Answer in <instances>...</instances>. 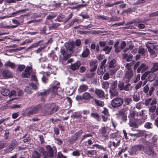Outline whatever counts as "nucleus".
<instances>
[{"mask_svg":"<svg viewBox=\"0 0 158 158\" xmlns=\"http://www.w3.org/2000/svg\"><path fill=\"white\" fill-rule=\"evenodd\" d=\"M59 109L58 106L53 103H49L45 105L42 110L44 115H48L57 111Z\"/></svg>","mask_w":158,"mask_h":158,"instance_id":"1","label":"nucleus"},{"mask_svg":"<svg viewBox=\"0 0 158 158\" xmlns=\"http://www.w3.org/2000/svg\"><path fill=\"white\" fill-rule=\"evenodd\" d=\"M143 143L146 145L144 148V152L152 158L155 157L156 154L154 152L151 143L145 139L143 140Z\"/></svg>","mask_w":158,"mask_h":158,"instance_id":"2","label":"nucleus"},{"mask_svg":"<svg viewBox=\"0 0 158 158\" xmlns=\"http://www.w3.org/2000/svg\"><path fill=\"white\" fill-rule=\"evenodd\" d=\"M41 107L42 105L39 104L33 107L27 108L24 111L23 114L26 116H29L34 114H38Z\"/></svg>","mask_w":158,"mask_h":158,"instance_id":"3","label":"nucleus"},{"mask_svg":"<svg viewBox=\"0 0 158 158\" xmlns=\"http://www.w3.org/2000/svg\"><path fill=\"white\" fill-rule=\"evenodd\" d=\"M131 63H127L126 64L125 67L126 68L125 77L128 80L126 81V82L128 83L129 81L130 80L133 76V72L131 69Z\"/></svg>","mask_w":158,"mask_h":158,"instance_id":"4","label":"nucleus"},{"mask_svg":"<svg viewBox=\"0 0 158 158\" xmlns=\"http://www.w3.org/2000/svg\"><path fill=\"white\" fill-rule=\"evenodd\" d=\"M118 83L116 81H114L111 85L109 90L110 95L111 98L118 96V92L117 89Z\"/></svg>","mask_w":158,"mask_h":158,"instance_id":"5","label":"nucleus"},{"mask_svg":"<svg viewBox=\"0 0 158 158\" xmlns=\"http://www.w3.org/2000/svg\"><path fill=\"white\" fill-rule=\"evenodd\" d=\"M123 102V99L121 98H115L111 102V105L114 108H118L121 106Z\"/></svg>","mask_w":158,"mask_h":158,"instance_id":"6","label":"nucleus"},{"mask_svg":"<svg viewBox=\"0 0 158 158\" xmlns=\"http://www.w3.org/2000/svg\"><path fill=\"white\" fill-rule=\"evenodd\" d=\"M46 150L45 152V155L50 158L53 157L54 155L56 154V152L55 148H53L50 145H48L46 146Z\"/></svg>","mask_w":158,"mask_h":158,"instance_id":"7","label":"nucleus"},{"mask_svg":"<svg viewBox=\"0 0 158 158\" xmlns=\"http://www.w3.org/2000/svg\"><path fill=\"white\" fill-rule=\"evenodd\" d=\"M60 82L56 81L53 82L54 85L49 89L50 92H52L53 94H56L59 96L61 95V94L57 91L58 89L59 88Z\"/></svg>","mask_w":158,"mask_h":158,"instance_id":"8","label":"nucleus"},{"mask_svg":"<svg viewBox=\"0 0 158 158\" xmlns=\"http://www.w3.org/2000/svg\"><path fill=\"white\" fill-rule=\"evenodd\" d=\"M17 144V142L15 139L12 140L10 146L6 148L4 150L5 153L10 152L13 150L15 148Z\"/></svg>","mask_w":158,"mask_h":158,"instance_id":"9","label":"nucleus"},{"mask_svg":"<svg viewBox=\"0 0 158 158\" xmlns=\"http://www.w3.org/2000/svg\"><path fill=\"white\" fill-rule=\"evenodd\" d=\"M82 133V131L81 130H80L77 132L69 139V142L70 144H72L76 141Z\"/></svg>","mask_w":158,"mask_h":158,"instance_id":"10","label":"nucleus"},{"mask_svg":"<svg viewBox=\"0 0 158 158\" xmlns=\"http://www.w3.org/2000/svg\"><path fill=\"white\" fill-rule=\"evenodd\" d=\"M144 75L145 77L148 75V80L151 82L153 81L156 77V74L154 73H151V71H148L145 72L144 74Z\"/></svg>","mask_w":158,"mask_h":158,"instance_id":"11","label":"nucleus"},{"mask_svg":"<svg viewBox=\"0 0 158 158\" xmlns=\"http://www.w3.org/2000/svg\"><path fill=\"white\" fill-rule=\"evenodd\" d=\"M62 54L64 56L63 59L64 60H67L71 56V53L67 49L64 48L61 51Z\"/></svg>","mask_w":158,"mask_h":158,"instance_id":"12","label":"nucleus"},{"mask_svg":"<svg viewBox=\"0 0 158 158\" xmlns=\"http://www.w3.org/2000/svg\"><path fill=\"white\" fill-rule=\"evenodd\" d=\"M32 67L27 66L24 71L22 73V77L23 78H28L30 76V73L31 71Z\"/></svg>","mask_w":158,"mask_h":158,"instance_id":"13","label":"nucleus"},{"mask_svg":"<svg viewBox=\"0 0 158 158\" xmlns=\"http://www.w3.org/2000/svg\"><path fill=\"white\" fill-rule=\"evenodd\" d=\"M149 68V67L144 63H142L137 69V72L139 73H143Z\"/></svg>","mask_w":158,"mask_h":158,"instance_id":"14","label":"nucleus"},{"mask_svg":"<svg viewBox=\"0 0 158 158\" xmlns=\"http://www.w3.org/2000/svg\"><path fill=\"white\" fill-rule=\"evenodd\" d=\"M81 65V63L79 61H77L76 62L72 64L69 67V68L73 71H75L79 69Z\"/></svg>","mask_w":158,"mask_h":158,"instance_id":"15","label":"nucleus"},{"mask_svg":"<svg viewBox=\"0 0 158 158\" xmlns=\"http://www.w3.org/2000/svg\"><path fill=\"white\" fill-rule=\"evenodd\" d=\"M147 44H146V46L150 55L156 56V54L155 51L151 48L152 47V45L153 44L150 43L149 42H147Z\"/></svg>","mask_w":158,"mask_h":158,"instance_id":"16","label":"nucleus"},{"mask_svg":"<svg viewBox=\"0 0 158 158\" xmlns=\"http://www.w3.org/2000/svg\"><path fill=\"white\" fill-rule=\"evenodd\" d=\"M100 132L102 135V136L106 139H108V136L107 135H106L107 129L105 127H104L101 128L99 130Z\"/></svg>","mask_w":158,"mask_h":158,"instance_id":"17","label":"nucleus"},{"mask_svg":"<svg viewBox=\"0 0 158 158\" xmlns=\"http://www.w3.org/2000/svg\"><path fill=\"white\" fill-rule=\"evenodd\" d=\"M65 47L66 49L69 51V52L71 53L73 52V49L74 47V43H70L66 44H65Z\"/></svg>","mask_w":158,"mask_h":158,"instance_id":"18","label":"nucleus"},{"mask_svg":"<svg viewBox=\"0 0 158 158\" xmlns=\"http://www.w3.org/2000/svg\"><path fill=\"white\" fill-rule=\"evenodd\" d=\"M50 72L44 73L43 76L42 78V81L44 83H47L48 79V78L50 76Z\"/></svg>","mask_w":158,"mask_h":158,"instance_id":"19","label":"nucleus"},{"mask_svg":"<svg viewBox=\"0 0 158 158\" xmlns=\"http://www.w3.org/2000/svg\"><path fill=\"white\" fill-rule=\"evenodd\" d=\"M88 88V86L85 84L80 85L78 89V91L80 93L86 91Z\"/></svg>","mask_w":158,"mask_h":158,"instance_id":"20","label":"nucleus"},{"mask_svg":"<svg viewBox=\"0 0 158 158\" xmlns=\"http://www.w3.org/2000/svg\"><path fill=\"white\" fill-rule=\"evenodd\" d=\"M82 97L83 99L86 100H89L91 98H94L89 93L87 92H85L83 94Z\"/></svg>","mask_w":158,"mask_h":158,"instance_id":"21","label":"nucleus"},{"mask_svg":"<svg viewBox=\"0 0 158 158\" xmlns=\"http://www.w3.org/2000/svg\"><path fill=\"white\" fill-rule=\"evenodd\" d=\"M95 93L99 97L102 98L104 95V92L102 89H96L95 91Z\"/></svg>","mask_w":158,"mask_h":158,"instance_id":"22","label":"nucleus"},{"mask_svg":"<svg viewBox=\"0 0 158 158\" xmlns=\"http://www.w3.org/2000/svg\"><path fill=\"white\" fill-rule=\"evenodd\" d=\"M152 66L151 68V73H154L158 70V63L155 62L152 63Z\"/></svg>","mask_w":158,"mask_h":158,"instance_id":"23","label":"nucleus"},{"mask_svg":"<svg viewBox=\"0 0 158 158\" xmlns=\"http://www.w3.org/2000/svg\"><path fill=\"white\" fill-rule=\"evenodd\" d=\"M10 92V90L7 88H3L1 90V94L4 96H9Z\"/></svg>","mask_w":158,"mask_h":158,"instance_id":"24","label":"nucleus"},{"mask_svg":"<svg viewBox=\"0 0 158 158\" xmlns=\"http://www.w3.org/2000/svg\"><path fill=\"white\" fill-rule=\"evenodd\" d=\"M124 103L123 105V106H125L126 105L128 106L132 102V99L131 98L125 97L124 98Z\"/></svg>","mask_w":158,"mask_h":158,"instance_id":"25","label":"nucleus"},{"mask_svg":"<svg viewBox=\"0 0 158 158\" xmlns=\"http://www.w3.org/2000/svg\"><path fill=\"white\" fill-rule=\"evenodd\" d=\"M138 115V114L137 112L133 110L131 111L130 114L129 116V117L135 119Z\"/></svg>","mask_w":158,"mask_h":158,"instance_id":"26","label":"nucleus"},{"mask_svg":"<svg viewBox=\"0 0 158 158\" xmlns=\"http://www.w3.org/2000/svg\"><path fill=\"white\" fill-rule=\"evenodd\" d=\"M119 43V41H117L114 44V47L115 48V52L118 53L120 52V46L118 45Z\"/></svg>","mask_w":158,"mask_h":158,"instance_id":"27","label":"nucleus"},{"mask_svg":"<svg viewBox=\"0 0 158 158\" xmlns=\"http://www.w3.org/2000/svg\"><path fill=\"white\" fill-rule=\"evenodd\" d=\"M116 60L114 59L111 60L109 63V67L110 68H113L116 65Z\"/></svg>","mask_w":158,"mask_h":158,"instance_id":"28","label":"nucleus"},{"mask_svg":"<svg viewBox=\"0 0 158 158\" xmlns=\"http://www.w3.org/2000/svg\"><path fill=\"white\" fill-rule=\"evenodd\" d=\"M50 92V90L49 89L46 90L42 92H40L39 93L38 95L39 96H45L48 94Z\"/></svg>","mask_w":158,"mask_h":158,"instance_id":"29","label":"nucleus"},{"mask_svg":"<svg viewBox=\"0 0 158 158\" xmlns=\"http://www.w3.org/2000/svg\"><path fill=\"white\" fill-rule=\"evenodd\" d=\"M5 65L6 66L9 67L12 69H15V64L9 61L7 62Z\"/></svg>","mask_w":158,"mask_h":158,"instance_id":"30","label":"nucleus"},{"mask_svg":"<svg viewBox=\"0 0 158 158\" xmlns=\"http://www.w3.org/2000/svg\"><path fill=\"white\" fill-rule=\"evenodd\" d=\"M102 88L105 89H107L109 87V84L107 81H103L101 84Z\"/></svg>","mask_w":158,"mask_h":158,"instance_id":"31","label":"nucleus"},{"mask_svg":"<svg viewBox=\"0 0 158 158\" xmlns=\"http://www.w3.org/2000/svg\"><path fill=\"white\" fill-rule=\"evenodd\" d=\"M120 142L121 141L120 140H117L116 139L115 141L112 142L113 147L114 148H117L118 146L119 145Z\"/></svg>","mask_w":158,"mask_h":158,"instance_id":"32","label":"nucleus"},{"mask_svg":"<svg viewBox=\"0 0 158 158\" xmlns=\"http://www.w3.org/2000/svg\"><path fill=\"white\" fill-rule=\"evenodd\" d=\"M89 53V49L88 48H86L85 50L83 51L82 54V56L83 57H86Z\"/></svg>","mask_w":158,"mask_h":158,"instance_id":"33","label":"nucleus"},{"mask_svg":"<svg viewBox=\"0 0 158 158\" xmlns=\"http://www.w3.org/2000/svg\"><path fill=\"white\" fill-rule=\"evenodd\" d=\"M40 153L37 151H34L32 153V158H40Z\"/></svg>","mask_w":158,"mask_h":158,"instance_id":"34","label":"nucleus"},{"mask_svg":"<svg viewBox=\"0 0 158 158\" xmlns=\"http://www.w3.org/2000/svg\"><path fill=\"white\" fill-rule=\"evenodd\" d=\"M94 100L97 105L99 106H104V103L102 101L97 100L95 98H94Z\"/></svg>","mask_w":158,"mask_h":158,"instance_id":"35","label":"nucleus"},{"mask_svg":"<svg viewBox=\"0 0 158 158\" xmlns=\"http://www.w3.org/2000/svg\"><path fill=\"white\" fill-rule=\"evenodd\" d=\"M3 76L4 77H9L11 76L10 73L8 70H5L3 72Z\"/></svg>","mask_w":158,"mask_h":158,"instance_id":"36","label":"nucleus"},{"mask_svg":"<svg viewBox=\"0 0 158 158\" xmlns=\"http://www.w3.org/2000/svg\"><path fill=\"white\" fill-rule=\"evenodd\" d=\"M133 100L135 102H138L140 100V97L138 94H134L132 95Z\"/></svg>","mask_w":158,"mask_h":158,"instance_id":"37","label":"nucleus"},{"mask_svg":"<svg viewBox=\"0 0 158 158\" xmlns=\"http://www.w3.org/2000/svg\"><path fill=\"white\" fill-rule=\"evenodd\" d=\"M132 88L131 85L130 84H128L124 86L123 89L127 91H129L131 90Z\"/></svg>","mask_w":158,"mask_h":158,"instance_id":"38","label":"nucleus"},{"mask_svg":"<svg viewBox=\"0 0 158 158\" xmlns=\"http://www.w3.org/2000/svg\"><path fill=\"white\" fill-rule=\"evenodd\" d=\"M125 114V112L123 110H119L118 111V113L116 114V115L118 117L120 118L121 116L122 117Z\"/></svg>","mask_w":158,"mask_h":158,"instance_id":"39","label":"nucleus"},{"mask_svg":"<svg viewBox=\"0 0 158 158\" xmlns=\"http://www.w3.org/2000/svg\"><path fill=\"white\" fill-rule=\"evenodd\" d=\"M112 47H110L108 46L105 47L103 49V50L106 52V53H109L112 49Z\"/></svg>","mask_w":158,"mask_h":158,"instance_id":"40","label":"nucleus"},{"mask_svg":"<svg viewBox=\"0 0 158 158\" xmlns=\"http://www.w3.org/2000/svg\"><path fill=\"white\" fill-rule=\"evenodd\" d=\"M137 151H138L137 148L136 146L131 147L130 150V152L131 154L134 153H135Z\"/></svg>","mask_w":158,"mask_h":158,"instance_id":"41","label":"nucleus"},{"mask_svg":"<svg viewBox=\"0 0 158 158\" xmlns=\"http://www.w3.org/2000/svg\"><path fill=\"white\" fill-rule=\"evenodd\" d=\"M91 116L97 120H98L100 117L99 115L96 112L91 113Z\"/></svg>","mask_w":158,"mask_h":158,"instance_id":"42","label":"nucleus"},{"mask_svg":"<svg viewBox=\"0 0 158 158\" xmlns=\"http://www.w3.org/2000/svg\"><path fill=\"white\" fill-rule=\"evenodd\" d=\"M141 22V21H137L136 19H135L133 20V21H129L126 24V25H130L131 24H132L135 23H139Z\"/></svg>","mask_w":158,"mask_h":158,"instance_id":"43","label":"nucleus"},{"mask_svg":"<svg viewBox=\"0 0 158 158\" xmlns=\"http://www.w3.org/2000/svg\"><path fill=\"white\" fill-rule=\"evenodd\" d=\"M126 44L125 41H122L120 46V52L126 46Z\"/></svg>","mask_w":158,"mask_h":158,"instance_id":"44","label":"nucleus"},{"mask_svg":"<svg viewBox=\"0 0 158 158\" xmlns=\"http://www.w3.org/2000/svg\"><path fill=\"white\" fill-rule=\"evenodd\" d=\"M87 153L88 154L92 156L96 155V152L95 150H88L87 151Z\"/></svg>","mask_w":158,"mask_h":158,"instance_id":"45","label":"nucleus"},{"mask_svg":"<svg viewBox=\"0 0 158 158\" xmlns=\"http://www.w3.org/2000/svg\"><path fill=\"white\" fill-rule=\"evenodd\" d=\"M24 90L25 92L29 94H31L32 93L31 89L29 86L26 87L24 89Z\"/></svg>","mask_w":158,"mask_h":158,"instance_id":"46","label":"nucleus"},{"mask_svg":"<svg viewBox=\"0 0 158 158\" xmlns=\"http://www.w3.org/2000/svg\"><path fill=\"white\" fill-rule=\"evenodd\" d=\"M118 88L121 90L123 89L124 88V83L123 82H120L118 84Z\"/></svg>","mask_w":158,"mask_h":158,"instance_id":"47","label":"nucleus"},{"mask_svg":"<svg viewBox=\"0 0 158 158\" xmlns=\"http://www.w3.org/2000/svg\"><path fill=\"white\" fill-rule=\"evenodd\" d=\"M103 68L100 67L97 70V73L98 75H102L103 73Z\"/></svg>","mask_w":158,"mask_h":158,"instance_id":"48","label":"nucleus"},{"mask_svg":"<svg viewBox=\"0 0 158 158\" xmlns=\"http://www.w3.org/2000/svg\"><path fill=\"white\" fill-rule=\"evenodd\" d=\"M73 15V13L72 12L70 14L68 15V17L66 18L65 21H64V23H66L67 21H68L70 19L72 18Z\"/></svg>","mask_w":158,"mask_h":158,"instance_id":"49","label":"nucleus"},{"mask_svg":"<svg viewBox=\"0 0 158 158\" xmlns=\"http://www.w3.org/2000/svg\"><path fill=\"white\" fill-rule=\"evenodd\" d=\"M152 123L149 122L147 123L144 125V127L148 129L152 128Z\"/></svg>","mask_w":158,"mask_h":158,"instance_id":"50","label":"nucleus"},{"mask_svg":"<svg viewBox=\"0 0 158 158\" xmlns=\"http://www.w3.org/2000/svg\"><path fill=\"white\" fill-rule=\"evenodd\" d=\"M142 81H140L135 86V89L136 90H137L140 88L142 84Z\"/></svg>","mask_w":158,"mask_h":158,"instance_id":"51","label":"nucleus"},{"mask_svg":"<svg viewBox=\"0 0 158 158\" xmlns=\"http://www.w3.org/2000/svg\"><path fill=\"white\" fill-rule=\"evenodd\" d=\"M25 68V66L23 65H20L18 66V70L19 71H22Z\"/></svg>","mask_w":158,"mask_h":158,"instance_id":"52","label":"nucleus"},{"mask_svg":"<svg viewBox=\"0 0 158 158\" xmlns=\"http://www.w3.org/2000/svg\"><path fill=\"white\" fill-rule=\"evenodd\" d=\"M149 90V87L148 86V85L147 84L144 86L143 89V92L145 93H147L148 90Z\"/></svg>","mask_w":158,"mask_h":158,"instance_id":"53","label":"nucleus"},{"mask_svg":"<svg viewBox=\"0 0 158 158\" xmlns=\"http://www.w3.org/2000/svg\"><path fill=\"white\" fill-rule=\"evenodd\" d=\"M136 147L137 148V150H143L144 151V147L142 145H136Z\"/></svg>","mask_w":158,"mask_h":158,"instance_id":"54","label":"nucleus"},{"mask_svg":"<svg viewBox=\"0 0 158 158\" xmlns=\"http://www.w3.org/2000/svg\"><path fill=\"white\" fill-rule=\"evenodd\" d=\"M94 146H95L98 149H101L103 150L104 151H106V148H104L103 146L99 145L97 144H95L93 145Z\"/></svg>","mask_w":158,"mask_h":158,"instance_id":"55","label":"nucleus"},{"mask_svg":"<svg viewBox=\"0 0 158 158\" xmlns=\"http://www.w3.org/2000/svg\"><path fill=\"white\" fill-rule=\"evenodd\" d=\"M151 101V102L150 103L151 106H153L155 105L157 103V102L156 99L155 98H152V100Z\"/></svg>","mask_w":158,"mask_h":158,"instance_id":"56","label":"nucleus"},{"mask_svg":"<svg viewBox=\"0 0 158 158\" xmlns=\"http://www.w3.org/2000/svg\"><path fill=\"white\" fill-rule=\"evenodd\" d=\"M103 109L104 110L102 111V113L105 115L109 116V114L108 109L106 108H104Z\"/></svg>","mask_w":158,"mask_h":158,"instance_id":"57","label":"nucleus"},{"mask_svg":"<svg viewBox=\"0 0 158 158\" xmlns=\"http://www.w3.org/2000/svg\"><path fill=\"white\" fill-rule=\"evenodd\" d=\"M149 16L151 17L158 16V11L150 14Z\"/></svg>","mask_w":158,"mask_h":158,"instance_id":"58","label":"nucleus"},{"mask_svg":"<svg viewBox=\"0 0 158 158\" xmlns=\"http://www.w3.org/2000/svg\"><path fill=\"white\" fill-rule=\"evenodd\" d=\"M72 154L73 156H79L80 155V151L78 150H76L73 151L72 153Z\"/></svg>","mask_w":158,"mask_h":158,"instance_id":"59","label":"nucleus"},{"mask_svg":"<svg viewBox=\"0 0 158 158\" xmlns=\"http://www.w3.org/2000/svg\"><path fill=\"white\" fill-rule=\"evenodd\" d=\"M43 44V41H39L38 43L36 44H33V47H37L38 46L42 45Z\"/></svg>","mask_w":158,"mask_h":158,"instance_id":"60","label":"nucleus"},{"mask_svg":"<svg viewBox=\"0 0 158 158\" xmlns=\"http://www.w3.org/2000/svg\"><path fill=\"white\" fill-rule=\"evenodd\" d=\"M139 53L142 55H143L145 53V50L144 48H141L139 51Z\"/></svg>","mask_w":158,"mask_h":158,"instance_id":"61","label":"nucleus"},{"mask_svg":"<svg viewBox=\"0 0 158 158\" xmlns=\"http://www.w3.org/2000/svg\"><path fill=\"white\" fill-rule=\"evenodd\" d=\"M156 107L155 106H152L149 109V111L151 112H153L156 110Z\"/></svg>","mask_w":158,"mask_h":158,"instance_id":"62","label":"nucleus"},{"mask_svg":"<svg viewBox=\"0 0 158 158\" xmlns=\"http://www.w3.org/2000/svg\"><path fill=\"white\" fill-rule=\"evenodd\" d=\"M152 100V98H148V99L146 100H145V102H144L145 105H146V106H147V105H148L150 103Z\"/></svg>","mask_w":158,"mask_h":158,"instance_id":"63","label":"nucleus"},{"mask_svg":"<svg viewBox=\"0 0 158 158\" xmlns=\"http://www.w3.org/2000/svg\"><path fill=\"white\" fill-rule=\"evenodd\" d=\"M110 74L108 73H106L103 76V79L104 80H107L109 78Z\"/></svg>","mask_w":158,"mask_h":158,"instance_id":"64","label":"nucleus"}]
</instances>
